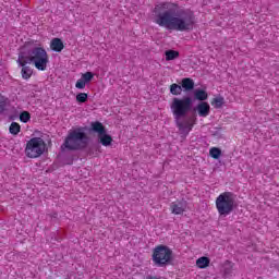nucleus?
<instances>
[{
	"mask_svg": "<svg viewBox=\"0 0 279 279\" xmlns=\"http://www.w3.org/2000/svg\"><path fill=\"white\" fill-rule=\"evenodd\" d=\"M153 23L170 32H191L195 27V14L173 2H162L155 7Z\"/></svg>",
	"mask_w": 279,
	"mask_h": 279,
	"instance_id": "obj_1",
	"label": "nucleus"
},
{
	"mask_svg": "<svg viewBox=\"0 0 279 279\" xmlns=\"http://www.w3.org/2000/svg\"><path fill=\"white\" fill-rule=\"evenodd\" d=\"M191 108H193V99H191L189 96L183 98L175 97L170 104V109L173 114L175 125L181 134H189L197 121L195 117L186 118V114H189Z\"/></svg>",
	"mask_w": 279,
	"mask_h": 279,
	"instance_id": "obj_2",
	"label": "nucleus"
},
{
	"mask_svg": "<svg viewBox=\"0 0 279 279\" xmlns=\"http://www.w3.org/2000/svg\"><path fill=\"white\" fill-rule=\"evenodd\" d=\"M17 64L25 66V64H34L38 71H47L49 64V54L43 47H34L33 43H28L22 48Z\"/></svg>",
	"mask_w": 279,
	"mask_h": 279,
	"instance_id": "obj_3",
	"label": "nucleus"
},
{
	"mask_svg": "<svg viewBox=\"0 0 279 279\" xmlns=\"http://www.w3.org/2000/svg\"><path fill=\"white\" fill-rule=\"evenodd\" d=\"M63 145L65 149H84V147L88 145V137H86L85 132H82V130L76 129L69 133Z\"/></svg>",
	"mask_w": 279,
	"mask_h": 279,
	"instance_id": "obj_4",
	"label": "nucleus"
},
{
	"mask_svg": "<svg viewBox=\"0 0 279 279\" xmlns=\"http://www.w3.org/2000/svg\"><path fill=\"white\" fill-rule=\"evenodd\" d=\"M236 206L235 201H234V194L231 192H225L221 193L217 198H216V208L218 210V214L228 217L232 210H234V207Z\"/></svg>",
	"mask_w": 279,
	"mask_h": 279,
	"instance_id": "obj_5",
	"label": "nucleus"
},
{
	"mask_svg": "<svg viewBox=\"0 0 279 279\" xmlns=\"http://www.w3.org/2000/svg\"><path fill=\"white\" fill-rule=\"evenodd\" d=\"M46 149L47 144L44 138L33 137L26 144L25 154L27 158H40Z\"/></svg>",
	"mask_w": 279,
	"mask_h": 279,
	"instance_id": "obj_6",
	"label": "nucleus"
},
{
	"mask_svg": "<svg viewBox=\"0 0 279 279\" xmlns=\"http://www.w3.org/2000/svg\"><path fill=\"white\" fill-rule=\"evenodd\" d=\"M173 258V251L167 245H158L153 251V262L158 267H165Z\"/></svg>",
	"mask_w": 279,
	"mask_h": 279,
	"instance_id": "obj_7",
	"label": "nucleus"
},
{
	"mask_svg": "<svg viewBox=\"0 0 279 279\" xmlns=\"http://www.w3.org/2000/svg\"><path fill=\"white\" fill-rule=\"evenodd\" d=\"M92 130L98 134L99 143H101L104 147H110V145H112V136L106 133V126H104L101 122H93Z\"/></svg>",
	"mask_w": 279,
	"mask_h": 279,
	"instance_id": "obj_8",
	"label": "nucleus"
},
{
	"mask_svg": "<svg viewBox=\"0 0 279 279\" xmlns=\"http://www.w3.org/2000/svg\"><path fill=\"white\" fill-rule=\"evenodd\" d=\"M94 77L95 74H93V72L83 73L81 75V78L76 81L75 88H77L78 90H84V88H86V84H90Z\"/></svg>",
	"mask_w": 279,
	"mask_h": 279,
	"instance_id": "obj_9",
	"label": "nucleus"
},
{
	"mask_svg": "<svg viewBox=\"0 0 279 279\" xmlns=\"http://www.w3.org/2000/svg\"><path fill=\"white\" fill-rule=\"evenodd\" d=\"M187 204L185 201H175L171 203L170 210L172 215H182L186 213Z\"/></svg>",
	"mask_w": 279,
	"mask_h": 279,
	"instance_id": "obj_10",
	"label": "nucleus"
},
{
	"mask_svg": "<svg viewBox=\"0 0 279 279\" xmlns=\"http://www.w3.org/2000/svg\"><path fill=\"white\" fill-rule=\"evenodd\" d=\"M198 117H202L203 119H206L208 114H210V105L206 101L199 102L195 108Z\"/></svg>",
	"mask_w": 279,
	"mask_h": 279,
	"instance_id": "obj_11",
	"label": "nucleus"
},
{
	"mask_svg": "<svg viewBox=\"0 0 279 279\" xmlns=\"http://www.w3.org/2000/svg\"><path fill=\"white\" fill-rule=\"evenodd\" d=\"M50 49L52 51H57L58 53H60V51H62V49H64V43H62V39H60V38H53L50 41Z\"/></svg>",
	"mask_w": 279,
	"mask_h": 279,
	"instance_id": "obj_12",
	"label": "nucleus"
},
{
	"mask_svg": "<svg viewBox=\"0 0 279 279\" xmlns=\"http://www.w3.org/2000/svg\"><path fill=\"white\" fill-rule=\"evenodd\" d=\"M194 95V99H196L197 101H206V99H208V93L205 89H194L193 92Z\"/></svg>",
	"mask_w": 279,
	"mask_h": 279,
	"instance_id": "obj_13",
	"label": "nucleus"
},
{
	"mask_svg": "<svg viewBox=\"0 0 279 279\" xmlns=\"http://www.w3.org/2000/svg\"><path fill=\"white\" fill-rule=\"evenodd\" d=\"M196 267L198 269H206L210 267V258L206 256L199 257L198 259H196Z\"/></svg>",
	"mask_w": 279,
	"mask_h": 279,
	"instance_id": "obj_14",
	"label": "nucleus"
},
{
	"mask_svg": "<svg viewBox=\"0 0 279 279\" xmlns=\"http://www.w3.org/2000/svg\"><path fill=\"white\" fill-rule=\"evenodd\" d=\"M181 86L184 90H193L195 88V81L189 77L182 78Z\"/></svg>",
	"mask_w": 279,
	"mask_h": 279,
	"instance_id": "obj_15",
	"label": "nucleus"
},
{
	"mask_svg": "<svg viewBox=\"0 0 279 279\" xmlns=\"http://www.w3.org/2000/svg\"><path fill=\"white\" fill-rule=\"evenodd\" d=\"M166 61L171 62V60H177V58H180V52L177 50H167L165 52Z\"/></svg>",
	"mask_w": 279,
	"mask_h": 279,
	"instance_id": "obj_16",
	"label": "nucleus"
},
{
	"mask_svg": "<svg viewBox=\"0 0 279 279\" xmlns=\"http://www.w3.org/2000/svg\"><path fill=\"white\" fill-rule=\"evenodd\" d=\"M22 66V77L23 80H29L32 77V74L34 73V70H32L31 66L27 65H21Z\"/></svg>",
	"mask_w": 279,
	"mask_h": 279,
	"instance_id": "obj_17",
	"label": "nucleus"
},
{
	"mask_svg": "<svg viewBox=\"0 0 279 279\" xmlns=\"http://www.w3.org/2000/svg\"><path fill=\"white\" fill-rule=\"evenodd\" d=\"M226 100L223 99L222 96H217L211 100V106H214L215 108H221V106H223Z\"/></svg>",
	"mask_w": 279,
	"mask_h": 279,
	"instance_id": "obj_18",
	"label": "nucleus"
},
{
	"mask_svg": "<svg viewBox=\"0 0 279 279\" xmlns=\"http://www.w3.org/2000/svg\"><path fill=\"white\" fill-rule=\"evenodd\" d=\"M9 132H10V134H13V136H16V134H19V132H21V124L16 123V122H12L9 128Z\"/></svg>",
	"mask_w": 279,
	"mask_h": 279,
	"instance_id": "obj_19",
	"label": "nucleus"
},
{
	"mask_svg": "<svg viewBox=\"0 0 279 279\" xmlns=\"http://www.w3.org/2000/svg\"><path fill=\"white\" fill-rule=\"evenodd\" d=\"M170 93L171 95H182V86L173 83L171 86H170Z\"/></svg>",
	"mask_w": 279,
	"mask_h": 279,
	"instance_id": "obj_20",
	"label": "nucleus"
},
{
	"mask_svg": "<svg viewBox=\"0 0 279 279\" xmlns=\"http://www.w3.org/2000/svg\"><path fill=\"white\" fill-rule=\"evenodd\" d=\"M209 156H211V158H215L216 160L219 159L221 157V149L217 147L210 148Z\"/></svg>",
	"mask_w": 279,
	"mask_h": 279,
	"instance_id": "obj_21",
	"label": "nucleus"
},
{
	"mask_svg": "<svg viewBox=\"0 0 279 279\" xmlns=\"http://www.w3.org/2000/svg\"><path fill=\"white\" fill-rule=\"evenodd\" d=\"M76 101L78 104H86L88 101V94L86 93H80L76 95Z\"/></svg>",
	"mask_w": 279,
	"mask_h": 279,
	"instance_id": "obj_22",
	"label": "nucleus"
},
{
	"mask_svg": "<svg viewBox=\"0 0 279 279\" xmlns=\"http://www.w3.org/2000/svg\"><path fill=\"white\" fill-rule=\"evenodd\" d=\"M29 119H32V116L29 114L28 111H23L21 114H20V121L22 123H28Z\"/></svg>",
	"mask_w": 279,
	"mask_h": 279,
	"instance_id": "obj_23",
	"label": "nucleus"
},
{
	"mask_svg": "<svg viewBox=\"0 0 279 279\" xmlns=\"http://www.w3.org/2000/svg\"><path fill=\"white\" fill-rule=\"evenodd\" d=\"M230 276H232V266L229 265V267L223 270V278H230Z\"/></svg>",
	"mask_w": 279,
	"mask_h": 279,
	"instance_id": "obj_24",
	"label": "nucleus"
},
{
	"mask_svg": "<svg viewBox=\"0 0 279 279\" xmlns=\"http://www.w3.org/2000/svg\"><path fill=\"white\" fill-rule=\"evenodd\" d=\"M146 279H160L158 277H146Z\"/></svg>",
	"mask_w": 279,
	"mask_h": 279,
	"instance_id": "obj_25",
	"label": "nucleus"
}]
</instances>
